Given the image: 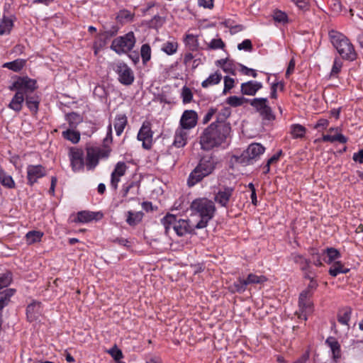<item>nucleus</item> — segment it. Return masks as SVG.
Segmentation results:
<instances>
[{
    "label": "nucleus",
    "mask_w": 363,
    "mask_h": 363,
    "mask_svg": "<svg viewBox=\"0 0 363 363\" xmlns=\"http://www.w3.org/2000/svg\"><path fill=\"white\" fill-rule=\"evenodd\" d=\"M231 127L229 124L212 123L204 129L200 138L201 148L206 150L213 147H225L228 145Z\"/></svg>",
    "instance_id": "nucleus-1"
},
{
    "label": "nucleus",
    "mask_w": 363,
    "mask_h": 363,
    "mask_svg": "<svg viewBox=\"0 0 363 363\" xmlns=\"http://www.w3.org/2000/svg\"><path fill=\"white\" fill-rule=\"evenodd\" d=\"M191 213L200 218V220L196 225V228L201 229L205 228L216 213V208L213 201L207 198H199L194 199L190 206Z\"/></svg>",
    "instance_id": "nucleus-2"
},
{
    "label": "nucleus",
    "mask_w": 363,
    "mask_h": 363,
    "mask_svg": "<svg viewBox=\"0 0 363 363\" xmlns=\"http://www.w3.org/2000/svg\"><path fill=\"white\" fill-rule=\"evenodd\" d=\"M36 82L28 77H20L10 86L11 90L16 92L9 104V108L19 112L22 109L25 96L35 89Z\"/></svg>",
    "instance_id": "nucleus-3"
},
{
    "label": "nucleus",
    "mask_w": 363,
    "mask_h": 363,
    "mask_svg": "<svg viewBox=\"0 0 363 363\" xmlns=\"http://www.w3.org/2000/svg\"><path fill=\"white\" fill-rule=\"evenodd\" d=\"M329 37L332 44L343 59L354 61L357 58V53L352 44L345 35L332 30L329 31Z\"/></svg>",
    "instance_id": "nucleus-4"
},
{
    "label": "nucleus",
    "mask_w": 363,
    "mask_h": 363,
    "mask_svg": "<svg viewBox=\"0 0 363 363\" xmlns=\"http://www.w3.org/2000/svg\"><path fill=\"white\" fill-rule=\"evenodd\" d=\"M162 223L167 233L172 230L179 236H183L191 231L189 222L184 219L177 220L172 214H167L162 219Z\"/></svg>",
    "instance_id": "nucleus-5"
},
{
    "label": "nucleus",
    "mask_w": 363,
    "mask_h": 363,
    "mask_svg": "<svg viewBox=\"0 0 363 363\" xmlns=\"http://www.w3.org/2000/svg\"><path fill=\"white\" fill-rule=\"evenodd\" d=\"M214 162L211 158H203L198 166L190 174L188 184L191 186L200 182L203 177L209 175L214 169Z\"/></svg>",
    "instance_id": "nucleus-6"
},
{
    "label": "nucleus",
    "mask_w": 363,
    "mask_h": 363,
    "mask_svg": "<svg viewBox=\"0 0 363 363\" xmlns=\"http://www.w3.org/2000/svg\"><path fill=\"white\" fill-rule=\"evenodd\" d=\"M135 44V38L133 32H129L123 36L115 38L111 45L113 50L118 54L128 52Z\"/></svg>",
    "instance_id": "nucleus-7"
},
{
    "label": "nucleus",
    "mask_w": 363,
    "mask_h": 363,
    "mask_svg": "<svg viewBox=\"0 0 363 363\" xmlns=\"http://www.w3.org/2000/svg\"><path fill=\"white\" fill-rule=\"evenodd\" d=\"M111 152L108 147L90 148L87 150L86 166L89 169H94L99 163V160L107 158Z\"/></svg>",
    "instance_id": "nucleus-8"
},
{
    "label": "nucleus",
    "mask_w": 363,
    "mask_h": 363,
    "mask_svg": "<svg viewBox=\"0 0 363 363\" xmlns=\"http://www.w3.org/2000/svg\"><path fill=\"white\" fill-rule=\"evenodd\" d=\"M312 293L308 289L302 291L299 296L298 306L300 314L298 318L307 320V315L313 312V303L311 300Z\"/></svg>",
    "instance_id": "nucleus-9"
},
{
    "label": "nucleus",
    "mask_w": 363,
    "mask_h": 363,
    "mask_svg": "<svg viewBox=\"0 0 363 363\" xmlns=\"http://www.w3.org/2000/svg\"><path fill=\"white\" fill-rule=\"evenodd\" d=\"M265 147L260 143H252L247 150L242 153V161L247 164H252L257 160L262 155L264 154Z\"/></svg>",
    "instance_id": "nucleus-10"
},
{
    "label": "nucleus",
    "mask_w": 363,
    "mask_h": 363,
    "mask_svg": "<svg viewBox=\"0 0 363 363\" xmlns=\"http://www.w3.org/2000/svg\"><path fill=\"white\" fill-rule=\"evenodd\" d=\"M47 169L41 164H29L26 167L27 184L32 186L47 174Z\"/></svg>",
    "instance_id": "nucleus-11"
},
{
    "label": "nucleus",
    "mask_w": 363,
    "mask_h": 363,
    "mask_svg": "<svg viewBox=\"0 0 363 363\" xmlns=\"http://www.w3.org/2000/svg\"><path fill=\"white\" fill-rule=\"evenodd\" d=\"M153 132L151 129V124L148 121L143 122L137 135L139 141L142 142L143 147L149 150L152 145Z\"/></svg>",
    "instance_id": "nucleus-12"
},
{
    "label": "nucleus",
    "mask_w": 363,
    "mask_h": 363,
    "mask_svg": "<svg viewBox=\"0 0 363 363\" xmlns=\"http://www.w3.org/2000/svg\"><path fill=\"white\" fill-rule=\"evenodd\" d=\"M69 157L72 169L74 172H79L83 169L84 166V152L82 150L72 147L69 152Z\"/></svg>",
    "instance_id": "nucleus-13"
},
{
    "label": "nucleus",
    "mask_w": 363,
    "mask_h": 363,
    "mask_svg": "<svg viewBox=\"0 0 363 363\" xmlns=\"http://www.w3.org/2000/svg\"><path fill=\"white\" fill-rule=\"evenodd\" d=\"M250 104L266 119L271 120L274 118L272 109L267 104V98H255Z\"/></svg>",
    "instance_id": "nucleus-14"
},
{
    "label": "nucleus",
    "mask_w": 363,
    "mask_h": 363,
    "mask_svg": "<svg viewBox=\"0 0 363 363\" xmlns=\"http://www.w3.org/2000/svg\"><path fill=\"white\" fill-rule=\"evenodd\" d=\"M197 121V113L193 110H186L181 116L179 126L191 130L196 127Z\"/></svg>",
    "instance_id": "nucleus-15"
},
{
    "label": "nucleus",
    "mask_w": 363,
    "mask_h": 363,
    "mask_svg": "<svg viewBox=\"0 0 363 363\" xmlns=\"http://www.w3.org/2000/svg\"><path fill=\"white\" fill-rule=\"evenodd\" d=\"M116 72L121 83L130 85L134 81V74L132 69L125 63L120 62L117 65Z\"/></svg>",
    "instance_id": "nucleus-16"
},
{
    "label": "nucleus",
    "mask_w": 363,
    "mask_h": 363,
    "mask_svg": "<svg viewBox=\"0 0 363 363\" xmlns=\"http://www.w3.org/2000/svg\"><path fill=\"white\" fill-rule=\"evenodd\" d=\"M325 345L329 348L330 358L335 363H338L342 357L341 346L337 340L334 337H328L325 340Z\"/></svg>",
    "instance_id": "nucleus-17"
},
{
    "label": "nucleus",
    "mask_w": 363,
    "mask_h": 363,
    "mask_svg": "<svg viewBox=\"0 0 363 363\" xmlns=\"http://www.w3.org/2000/svg\"><path fill=\"white\" fill-rule=\"evenodd\" d=\"M190 131L185 128L179 126L174 132L172 145L177 148L184 147L189 139Z\"/></svg>",
    "instance_id": "nucleus-18"
},
{
    "label": "nucleus",
    "mask_w": 363,
    "mask_h": 363,
    "mask_svg": "<svg viewBox=\"0 0 363 363\" xmlns=\"http://www.w3.org/2000/svg\"><path fill=\"white\" fill-rule=\"evenodd\" d=\"M127 168V165L123 162L116 163L111 176V186L114 190L117 189L121 177L125 174Z\"/></svg>",
    "instance_id": "nucleus-19"
},
{
    "label": "nucleus",
    "mask_w": 363,
    "mask_h": 363,
    "mask_svg": "<svg viewBox=\"0 0 363 363\" xmlns=\"http://www.w3.org/2000/svg\"><path fill=\"white\" fill-rule=\"evenodd\" d=\"M199 35L186 32L183 38V42L186 48L191 51L204 50L205 46L201 45L199 41Z\"/></svg>",
    "instance_id": "nucleus-20"
},
{
    "label": "nucleus",
    "mask_w": 363,
    "mask_h": 363,
    "mask_svg": "<svg viewBox=\"0 0 363 363\" xmlns=\"http://www.w3.org/2000/svg\"><path fill=\"white\" fill-rule=\"evenodd\" d=\"M233 191L234 189L232 187H223L215 194L214 200L221 206L226 207Z\"/></svg>",
    "instance_id": "nucleus-21"
},
{
    "label": "nucleus",
    "mask_w": 363,
    "mask_h": 363,
    "mask_svg": "<svg viewBox=\"0 0 363 363\" xmlns=\"http://www.w3.org/2000/svg\"><path fill=\"white\" fill-rule=\"evenodd\" d=\"M262 83L257 81H248L241 84L240 91L243 95L255 96L262 88Z\"/></svg>",
    "instance_id": "nucleus-22"
},
{
    "label": "nucleus",
    "mask_w": 363,
    "mask_h": 363,
    "mask_svg": "<svg viewBox=\"0 0 363 363\" xmlns=\"http://www.w3.org/2000/svg\"><path fill=\"white\" fill-rule=\"evenodd\" d=\"M215 64L217 67L221 68L224 72L233 75L236 74V70L239 65V63H236L228 58L218 60L216 61Z\"/></svg>",
    "instance_id": "nucleus-23"
},
{
    "label": "nucleus",
    "mask_w": 363,
    "mask_h": 363,
    "mask_svg": "<svg viewBox=\"0 0 363 363\" xmlns=\"http://www.w3.org/2000/svg\"><path fill=\"white\" fill-rule=\"evenodd\" d=\"M43 309L40 302L33 301L27 306L26 315L30 322L37 320L41 315Z\"/></svg>",
    "instance_id": "nucleus-24"
},
{
    "label": "nucleus",
    "mask_w": 363,
    "mask_h": 363,
    "mask_svg": "<svg viewBox=\"0 0 363 363\" xmlns=\"http://www.w3.org/2000/svg\"><path fill=\"white\" fill-rule=\"evenodd\" d=\"M15 17L13 16H4L0 21V35H8L11 33L13 27Z\"/></svg>",
    "instance_id": "nucleus-25"
},
{
    "label": "nucleus",
    "mask_w": 363,
    "mask_h": 363,
    "mask_svg": "<svg viewBox=\"0 0 363 363\" xmlns=\"http://www.w3.org/2000/svg\"><path fill=\"white\" fill-rule=\"evenodd\" d=\"M128 124V118L124 113H118L116 116L113 125L118 136L121 135Z\"/></svg>",
    "instance_id": "nucleus-26"
},
{
    "label": "nucleus",
    "mask_w": 363,
    "mask_h": 363,
    "mask_svg": "<svg viewBox=\"0 0 363 363\" xmlns=\"http://www.w3.org/2000/svg\"><path fill=\"white\" fill-rule=\"evenodd\" d=\"M221 79V74L218 71H216L214 73L211 74L208 78L202 82L201 86L203 88H208L209 86L218 84Z\"/></svg>",
    "instance_id": "nucleus-27"
},
{
    "label": "nucleus",
    "mask_w": 363,
    "mask_h": 363,
    "mask_svg": "<svg viewBox=\"0 0 363 363\" xmlns=\"http://www.w3.org/2000/svg\"><path fill=\"white\" fill-rule=\"evenodd\" d=\"M322 255L325 256L324 260L326 263L329 264L335 262H337L336 259L340 257V254L339 251L333 247H329L323 250Z\"/></svg>",
    "instance_id": "nucleus-28"
},
{
    "label": "nucleus",
    "mask_w": 363,
    "mask_h": 363,
    "mask_svg": "<svg viewBox=\"0 0 363 363\" xmlns=\"http://www.w3.org/2000/svg\"><path fill=\"white\" fill-rule=\"evenodd\" d=\"M331 267L328 271L330 275L336 277L340 274H346L350 269L347 268L341 262L337 261L331 264Z\"/></svg>",
    "instance_id": "nucleus-29"
},
{
    "label": "nucleus",
    "mask_w": 363,
    "mask_h": 363,
    "mask_svg": "<svg viewBox=\"0 0 363 363\" xmlns=\"http://www.w3.org/2000/svg\"><path fill=\"white\" fill-rule=\"evenodd\" d=\"M247 286L245 279L240 277L233 284L229 286V290L232 293L242 294L245 291Z\"/></svg>",
    "instance_id": "nucleus-30"
},
{
    "label": "nucleus",
    "mask_w": 363,
    "mask_h": 363,
    "mask_svg": "<svg viewBox=\"0 0 363 363\" xmlns=\"http://www.w3.org/2000/svg\"><path fill=\"white\" fill-rule=\"evenodd\" d=\"M291 259L295 263L299 264L301 270L304 272L309 271L311 267L310 260L306 259L302 255L296 253L291 255Z\"/></svg>",
    "instance_id": "nucleus-31"
},
{
    "label": "nucleus",
    "mask_w": 363,
    "mask_h": 363,
    "mask_svg": "<svg viewBox=\"0 0 363 363\" xmlns=\"http://www.w3.org/2000/svg\"><path fill=\"white\" fill-rule=\"evenodd\" d=\"M319 140L323 141V142H330V143H334V142L337 141L340 143H347V139L345 136H344L340 133H337L334 135H330V134L323 135L322 138L319 139Z\"/></svg>",
    "instance_id": "nucleus-32"
},
{
    "label": "nucleus",
    "mask_w": 363,
    "mask_h": 363,
    "mask_svg": "<svg viewBox=\"0 0 363 363\" xmlns=\"http://www.w3.org/2000/svg\"><path fill=\"white\" fill-rule=\"evenodd\" d=\"M26 61L23 59H17L12 62H6L3 65V67L11 69L13 72L21 71L26 65Z\"/></svg>",
    "instance_id": "nucleus-33"
},
{
    "label": "nucleus",
    "mask_w": 363,
    "mask_h": 363,
    "mask_svg": "<svg viewBox=\"0 0 363 363\" xmlns=\"http://www.w3.org/2000/svg\"><path fill=\"white\" fill-rule=\"evenodd\" d=\"M14 293L15 290L13 289H7L0 292V311L8 304L10 298Z\"/></svg>",
    "instance_id": "nucleus-34"
},
{
    "label": "nucleus",
    "mask_w": 363,
    "mask_h": 363,
    "mask_svg": "<svg viewBox=\"0 0 363 363\" xmlns=\"http://www.w3.org/2000/svg\"><path fill=\"white\" fill-rule=\"evenodd\" d=\"M178 49V43L176 40H170L165 42L161 50L168 55L175 54Z\"/></svg>",
    "instance_id": "nucleus-35"
},
{
    "label": "nucleus",
    "mask_w": 363,
    "mask_h": 363,
    "mask_svg": "<svg viewBox=\"0 0 363 363\" xmlns=\"http://www.w3.org/2000/svg\"><path fill=\"white\" fill-rule=\"evenodd\" d=\"M143 217V213L141 211L133 212L128 211L126 218V222L130 225H135L139 223Z\"/></svg>",
    "instance_id": "nucleus-36"
},
{
    "label": "nucleus",
    "mask_w": 363,
    "mask_h": 363,
    "mask_svg": "<svg viewBox=\"0 0 363 363\" xmlns=\"http://www.w3.org/2000/svg\"><path fill=\"white\" fill-rule=\"evenodd\" d=\"M43 236V233L38 230H31L26 233V239L28 245L40 242Z\"/></svg>",
    "instance_id": "nucleus-37"
},
{
    "label": "nucleus",
    "mask_w": 363,
    "mask_h": 363,
    "mask_svg": "<svg viewBox=\"0 0 363 363\" xmlns=\"http://www.w3.org/2000/svg\"><path fill=\"white\" fill-rule=\"evenodd\" d=\"M96 218L95 213L89 211H80L77 213L76 221L79 223H89Z\"/></svg>",
    "instance_id": "nucleus-38"
},
{
    "label": "nucleus",
    "mask_w": 363,
    "mask_h": 363,
    "mask_svg": "<svg viewBox=\"0 0 363 363\" xmlns=\"http://www.w3.org/2000/svg\"><path fill=\"white\" fill-rule=\"evenodd\" d=\"M62 136L67 140L71 141L72 143H77L80 140V134L78 131L74 130L68 129L62 132Z\"/></svg>",
    "instance_id": "nucleus-39"
},
{
    "label": "nucleus",
    "mask_w": 363,
    "mask_h": 363,
    "mask_svg": "<svg viewBox=\"0 0 363 363\" xmlns=\"http://www.w3.org/2000/svg\"><path fill=\"white\" fill-rule=\"evenodd\" d=\"M306 133L305 127L300 124H293L291 126V134L293 138H302Z\"/></svg>",
    "instance_id": "nucleus-40"
},
{
    "label": "nucleus",
    "mask_w": 363,
    "mask_h": 363,
    "mask_svg": "<svg viewBox=\"0 0 363 363\" xmlns=\"http://www.w3.org/2000/svg\"><path fill=\"white\" fill-rule=\"evenodd\" d=\"M0 182L4 186L9 189L15 187V182L12 177L3 171L0 172Z\"/></svg>",
    "instance_id": "nucleus-41"
},
{
    "label": "nucleus",
    "mask_w": 363,
    "mask_h": 363,
    "mask_svg": "<svg viewBox=\"0 0 363 363\" xmlns=\"http://www.w3.org/2000/svg\"><path fill=\"white\" fill-rule=\"evenodd\" d=\"M245 281L247 285L259 284L265 282L267 281V278L264 275H257L253 273H250L248 274Z\"/></svg>",
    "instance_id": "nucleus-42"
},
{
    "label": "nucleus",
    "mask_w": 363,
    "mask_h": 363,
    "mask_svg": "<svg viewBox=\"0 0 363 363\" xmlns=\"http://www.w3.org/2000/svg\"><path fill=\"white\" fill-rule=\"evenodd\" d=\"M272 16H273V19L274 20V21L278 23H280V24L284 25V24L288 23V21H289V18H288L287 14L281 10L274 11Z\"/></svg>",
    "instance_id": "nucleus-43"
},
{
    "label": "nucleus",
    "mask_w": 363,
    "mask_h": 363,
    "mask_svg": "<svg viewBox=\"0 0 363 363\" xmlns=\"http://www.w3.org/2000/svg\"><path fill=\"white\" fill-rule=\"evenodd\" d=\"M140 55L143 64H146L151 59V48L148 44H143L141 46Z\"/></svg>",
    "instance_id": "nucleus-44"
},
{
    "label": "nucleus",
    "mask_w": 363,
    "mask_h": 363,
    "mask_svg": "<svg viewBox=\"0 0 363 363\" xmlns=\"http://www.w3.org/2000/svg\"><path fill=\"white\" fill-rule=\"evenodd\" d=\"M134 14L128 10H121L117 15V19L121 23L131 21L133 18Z\"/></svg>",
    "instance_id": "nucleus-45"
},
{
    "label": "nucleus",
    "mask_w": 363,
    "mask_h": 363,
    "mask_svg": "<svg viewBox=\"0 0 363 363\" xmlns=\"http://www.w3.org/2000/svg\"><path fill=\"white\" fill-rule=\"evenodd\" d=\"M225 46L223 41L221 38H213L212 39L209 43L206 44V46L204 49L206 50H217V49H223Z\"/></svg>",
    "instance_id": "nucleus-46"
},
{
    "label": "nucleus",
    "mask_w": 363,
    "mask_h": 363,
    "mask_svg": "<svg viewBox=\"0 0 363 363\" xmlns=\"http://www.w3.org/2000/svg\"><path fill=\"white\" fill-rule=\"evenodd\" d=\"M223 83H224V88H223V93L224 94H226L235 86V79H233L229 76H225L223 78Z\"/></svg>",
    "instance_id": "nucleus-47"
},
{
    "label": "nucleus",
    "mask_w": 363,
    "mask_h": 363,
    "mask_svg": "<svg viewBox=\"0 0 363 363\" xmlns=\"http://www.w3.org/2000/svg\"><path fill=\"white\" fill-rule=\"evenodd\" d=\"M351 311L349 309L341 311L338 315V321L344 325H348L350 320Z\"/></svg>",
    "instance_id": "nucleus-48"
},
{
    "label": "nucleus",
    "mask_w": 363,
    "mask_h": 363,
    "mask_svg": "<svg viewBox=\"0 0 363 363\" xmlns=\"http://www.w3.org/2000/svg\"><path fill=\"white\" fill-rule=\"evenodd\" d=\"M284 87V84L282 82L279 81H275L272 83L271 85V94L270 96L272 99H277V91H278V89L283 90Z\"/></svg>",
    "instance_id": "nucleus-49"
},
{
    "label": "nucleus",
    "mask_w": 363,
    "mask_h": 363,
    "mask_svg": "<svg viewBox=\"0 0 363 363\" xmlns=\"http://www.w3.org/2000/svg\"><path fill=\"white\" fill-rule=\"evenodd\" d=\"M181 96L184 104H188L191 101L193 94L191 89L186 86H184L182 89Z\"/></svg>",
    "instance_id": "nucleus-50"
},
{
    "label": "nucleus",
    "mask_w": 363,
    "mask_h": 363,
    "mask_svg": "<svg viewBox=\"0 0 363 363\" xmlns=\"http://www.w3.org/2000/svg\"><path fill=\"white\" fill-rule=\"evenodd\" d=\"M244 100L245 99L243 97L231 96L227 99L226 102L228 104L236 107L241 106L243 104Z\"/></svg>",
    "instance_id": "nucleus-51"
},
{
    "label": "nucleus",
    "mask_w": 363,
    "mask_h": 363,
    "mask_svg": "<svg viewBox=\"0 0 363 363\" xmlns=\"http://www.w3.org/2000/svg\"><path fill=\"white\" fill-rule=\"evenodd\" d=\"M238 67L240 68V72L245 75L251 76L254 78L257 77V70L254 69L248 68L242 64H239Z\"/></svg>",
    "instance_id": "nucleus-52"
},
{
    "label": "nucleus",
    "mask_w": 363,
    "mask_h": 363,
    "mask_svg": "<svg viewBox=\"0 0 363 363\" xmlns=\"http://www.w3.org/2000/svg\"><path fill=\"white\" fill-rule=\"evenodd\" d=\"M26 102L28 108L33 112H37L39 102L33 97H26Z\"/></svg>",
    "instance_id": "nucleus-53"
},
{
    "label": "nucleus",
    "mask_w": 363,
    "mask_h": 363,
    "mask_svg": "<svg viewBox=\"0 0 363 363\" xmlns=\"http://www.w3.org/2000/svg\"><path fill=\"white\" fill-rule=\"evenodd\" d=\"M11 281V276L10 273L0 274V289L6 287Z\"/></svg>",
    "instance_id": "nucleus-54"
},
{
    "label": "nucleus",
    "mask_w": 363,
    "mask_h": 363,
    "mask_svg": "<svg viewBox=\"0 0 363 363\" xmlns=\"http://www.w3.org/2000/svg\"><path fill=\"white\" fill-rule=\"evenodd\" d=\"M296 6L301 10H308L311 0H291Z\"/></svg>",
    "instance_id": "nucleus-55"
},
{
    "label": "nucleus",
    "mask_w": 363,
    "mask_h": 363,
    "mask_svg": "<svg viewBox=\"0 0 363 363\" xmlns=\"http://www.w3.org/2000/svg\"><path fill=\"white\" fill-rule=\"evenodd\" d=\"M239 50L251 51L252 49V42L249 39L244 40L242 43L238 45Z\"/></svg>",
    "instance_id": "nucleus-56"
},
{
    "label": "nucleus",
    "mask_w": 363,
    "mask_h": 363,
    "mask_svg": "<svg viewBox=\"0 0 363 363\" xmlns=\"http://www.w3.org/2000/svg\"><path fill=\"white\" fill-rule=\"evenodd\" d=\"M108 353L112 356V357L116 360L119 361L123 358V354L121 350H119L116 346L111 348L108 350Z\"/></svg>",
    "instance_id": "nucleus-57"
},
{
    "label": "nucleus",
    "mask_w": 363,
    "mask_h": 363,
    "mask_svg": "<svg viewBox=\"0 0 363 363\" xmlns=\"http://www.w3.org/2000/svg\"><path fill=\"white\" fill-rule=\"evenodd\" d=\"M328 125H329L328 120H327L325 118H320L314 125L313 128L317 129L318 130H324L328 128Z\"/></svg>",
    "instance_id": "nucleus-58"
},
{
    "label": "nucleus",
    "mask_w": 363,
    "mask_h": 363,
    "mask_svg": "<svg viewBox=\"0 0 363 363\" xmlns=\"http://www.w3.org/2000/svg\"><path fill=\"white\" fill-rule=\"evenodd\" d=\"M93 93L94 95L99 99H103L106 94L104 87L101 85L96 86Z\"/></svg>",
    "instance_id": "nucleus-59"
},
{
    "label": "nucleus",
    "mask_w": 363,
    "mask_h": 363,
    "mask_svg": "<svg viewBox=\"0 0 363 363\" xmlns=\"http://www.w3.org/2000/svg\"><path fill=\"white\" fill-rule=\"evenodd\" d=\"M342 66V63L340 60L335 59L333 62V65L331 70V74H337L340 72Z\"/></svg>",
    "instance_id": "nucleus-60"
},
{
    "label": "nucleus",
    "mask_w": 363,
    "mask_h": 363,
    "mask_svg": "<svg viewBox=\"0 0 363 363\" xmlns=\"http://www.w3.org/2000/svg\"><path fill=\"white\" fill-rule=\"evenodd\" d=\"M213 1L214 0H198V4L205 9H211L213 7Z\"/></svg>",
    "instance_id": "nucleus-61"
},
{
    "label": "nucleus",
    "mask_w": 363,
    "mask_h": 363,
    "mask_svg": "<svg viewBox=\"0 0 363 363\" xmlns=\"http://www.w3.org/2000/svg\"><path fill=\"white\" fill-rule=\"evenodd\" d=\"M330 7L332 10L336 13H339L342 10V4L339 0H333Z\"/></svg>",
    "instance_id": "nucleus-62"
},
{
    "label": "nucleus",
    "mask_w": 363,
    "mask_h": 363,
    "mask_svg": "<svg viewBox=\"0 0 363 363\" xmlns=\"http://www.w3.org/2000/svg\"><path fill=\"white\" fill-rule=\"evenodd\" d=\"M352 158L357 162L363 163V149L354 153Z\"/></svg>",
    "instance_id": "nucleus-63"
},
{
    "label": "nucleus",
    "mask_w": 363,
    "mask_h": 363,
    "mask_svg": "<svg viewBox=\"0 0 363 363\" xmlns=\"http://www.w3.org/2000/svg\"><path fill=\"white\" fill-rule=\"evenodd\" d=\"M309 357L308 352L303 353L298 359L294 362V363H306Z\"/></svg>",
    "instance_id": "nucleus-64"
}]
</instances>
